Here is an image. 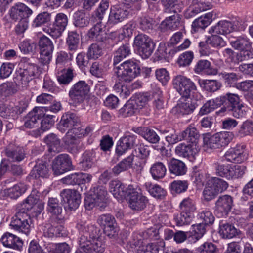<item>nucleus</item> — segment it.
Instances as JSON below:
<instances>
[{
    "mask_svg": "<svg viewBox=\"0 0 253 253\" xmlns=\"http://www.w3.org/2000/svg\"><path fill=\"white\" fill-rule=\"evenodd\" d=\"M131 53L130 46L128 44L121 45L115 52L113 64L116 66L124 58L129 55Z\"/></svg>",
    "mask_w": 253,
    "mask_h": 253,
    "instance_id": "nucleus-41",
    "label": "nucleus"
},
{
    "mask_svg": "<svg viewBox=\"0 0 253 253\" xmlns=\"http://www.w3.org/2000/svg\"><path fill=\"white\" fill-rule=\"evenodd\" d=\"M30 216L25 211H20L12 217L10 226L11 229L27 235L30 232Z\"/></svg>",
    "mask_w": 253,
    "mask_h": 253,
    "instance_id": "nucleus-7",
    "label": "nucleus"
},
{
    "mask_svg": "<svg viewBox=\"0 0 253 253\" xmlns=\"http://www.w3.org/2000/svg\"><path fill=\"white\" fill-rule=\"evenodd\" d=\"M133 159V155H130L124 159L112 168V173L116 176L122 172L127 170L132 166Z\"/></svg>",
    "mask_w": 253,
    "mask_h": 253,
    "instance_id": "nucleus-35",
    "label": "nucleus"
},
{
    "mask_svg": "<svg viewBox=\"0 0 253 253\" xmlns=\"http://www.w3.org/2000/svg\"><path fill=\"white\" fill-rule=\"evenodd\" d=\"M196 73H200L202 72H206L208 75H216L217 73V70L211 67V63L207 60H199L194 69Z\"/></svg>",
    "mask_w": 253,
    "mask_h": 253,
    "instance_id": "nucleus-38",
    "label": "nucleus"
},
{
    "mask_svg": "<svg viewBox=\"0 0 253 253\" xmlns=\"http://www.w3.org/2000/svg\"><path fill=\"white\" fill-rule=\"evenodd\" d=\"M27 190V186L23 183H19L12 187L5 190V193L12 199H16Z\"/></svg>",
    "mask_w": 253,
    "mask_h": 253,
    "instance_id": "nucleus-45",
    "label": "nucleus"
},
{
    "mask_svg": "<svg viewBox=\"0 0 253 253\" xmlns=\"http://www.w3.org/2000/svg\"><path fill=\"white\" fill-rule=\"evenodd\" d=\"M32 10L22 3H19L13 6L10 10V17L15 20L27 19L32 13Z\"/></svg>",
    "mask_w": 253,
    "mask_h": 253,
    "instance_id": "nucleus-21",
    "label": "nucleus"
},
{
    "mask_svg": "<svg viewBox=\"0 0 253 253\" xmlns=\"http://www.w3.org/2000/svg\"><path fill=\"white\" fill-rule=\"evenodd\" d=\"M51 20V14L44 12L39 14L33 21V26L35 27L41 26L48 23Z\"/></svg>",
    "mask_w": 253,
    "mask_h": 253,
    "instance_id": "nucleus-61",
    "label": "nucleus"
},
{
    "mask_svg": "<svg viewBox=\"0 0 253 253\" xmlns=\"http://www.w3.org/2000/svg\"><path fill=\"white\" fill-rule=\"evenodd\" d=\"M109 188L110 192L118 199L126 198L128 195L129 185L126 188L119 181H111L109 183Z\"/></svg>",
    "mask_w": 253,
    "mask_h": 253,
    "instance_id": "nucleus-30",
    "label": "nucleus"
},
{
    "mask_svg": "<svg viewBox=\"0 0 253 253\" xmlns=\"http://www.w3.org/2000/svg\"><path fill=\"white\" fill-rule=\"evenodd\" d=\"M169 15L159 26V28L162 32H165L168 30H175L180 25L181 18L178 13H172Z\"/></svg>",
    "mask_w": 253,
    "mask_h": 253,
    "instance_id": "nucleus-20",
    "label": "nucleus"
},
{
    "mask_svg": "<svg viewBox=\"0 0 253 253\" xmlns=\"http://www.w3.org/2000/svg\"><path fill=\"white\" fill-rule=\"evenodd\" d=\"M24 107L19 106L0 105V116L3 118L15 120L24 110Z\"/></svg>",
    "mask_w": 253,
    "mask_h": 253,
    "instance_id": "nucleus-26",
    "label": "nucleus"
},
{
    "mask_svg": "<svg viewBox=\"0 0 253 253\" xmlns=\"http://www.w3.org/2000/svg\"><path fill=\"white\" fill-rule=\"evenodd\" d=\"M19 66L14 82L16 84L27 85L38 73V67L34 64L22 62L19 63Z\"/></svg>",
    "mask_w": 253,
    "mask_h": 253,
    "instance_id": "nucleus-3",
    "label": "nucleus"
},
{
    "mask_svg": "<svg viewBox=\"0 0 253 253\" xmlns=\"http://www.w3.org/2000/svg\"><path fill=\"white\" fill-rule=\"evenodd\" d=\"M159 250L157 243H151L146 245L139 246L137 250V253H158Z\"/></svg>",
    "mask_w": 253,
    "mask_h": 253,
    "instance_id": "nucleus-64",
    "label": "nucleus"
},
{
    "mask_svg": "<svg viewBox=\"0 0 253 253\" xmlns=\"http://www.w3.org/2000/svg\"><path fill=\"white\" fill-rule=\"evenodd\" d=\"M146 186L150 194L155 198L162 199L166 194V190L158 185H152L147 183H146Z\"/></svg>",
    "mask_w": 253,
    "mask_h": 253,
    "instance_id": "nucleus-55",
    "label": "nucleus"
},
{
    "mask_svg": "<svg viewBox=\"0 0 253 253\" xmlns=\"http://www.w3.org/2000/svg\"><path fill=\"white\" fill-rule=\"evenodd\" d=\"M84 9L78 10L73 16L74 25L77 28H83L87 27L90 22L89 17L86 16Z\"/></svg>",
    "mask_w": 253,
    "mask_h": 253,
    "instance_id": "nucleus-32",
    "label": "nucleus"
},
{
    "mask_svg": "<svg viewBox=\"0 0 253 253\" xmlns=\"http://www.w3.org/2000/svg\"><path fill=\"white\" fill-rule=\"evenodd\" d=\"M17 90L12 82L4 83L0 85V96L7 97L15 93Z\"/></svg>",
    "mask_w": 253,
    "mask_h": 253,
    "instance_id": "nucleus-58",
    "label": "nucleus"
},
{
    "mask_svg": "<svg viewBox=\"0 0 253 253\" xmlns=\"http://www.w3.org/2000/svg\"><path fill=\"white\" fill-rule=\"evenodd\" d=\"M98 223L103 227L104 233L110 238H115L118 235L115 218L109 214H102L98 219Z\"/></svg>",
    "mask_w": 253,
    "mask_h": 253,
    "instance_id": "nucleus-13",
    "label": "nucleus"
},
{
    "mask_svg": "<svg viewBox=\"0 0 253 253\" xmlns=\"http://www.w3.org/2000/svg\"><path fill=\"white\" fill-rule=\"evenodd\" d=\"M194 217V214L181 211L174 217V220L177 226H182L190 224Z\"/></svg>",
    "mask_w": 253,
    "mask_h": 253,
    "instance_id": "nucleus-56",
    "label": "nucleus"
},
{
    "mask_svg": "<svg viewBox=\"0 0 253 253\" xmlns=\"http://www.w3.org/2000/svg\"><path fill=\"white\" fill-rule=\"evenodd\" d=\"M31 176L37 179L47 178L49 176V168L46 162L38 161L31 172Z\"/></svg>",
    "mask_w": 253,
    "mask_h": 253,
    "instance_id": "nucleus-34",
    "label": "nucleus"
},
{
    "mask_svg": "<svg viewBox=\"0 0 253 253\" xmlns=\"http://www.w3.org/2000/svg\"><path fill=\"white\" fill-rule=\"evenodd\" d=\"M47 210L51 214L50 218L63 220V209L61 203L56 198H49L47 202Z\"/></svg>",
    "mask_w": 253,
    "mask_h": 253,
    "instance_id": "nucleus-22",
    "label": "nucleus"
},
{
    "mask_svg": "<svg viewBox=\"0 0 253 253\" xmlns=\"http://www.w3.org/2000/svg\"><path fill=\"white\" fill-rule=\"evenodd\" d=\"M253 133V123L246 121L243 123L237 132V135L240 137L250 135Z\"/></svg>",
    "mask_w": 253,
    "mask_h": 253,
    "instance_id": "nucleus-63",
    "label": "nucleus"
},
{
    "mask_svg": "<svg viewBox=\"0 0 253 253\" xmlns=\"http://www.w3.org/2000/svg\"><path fill=\"white\" fill-rule=\"evenodd\" d=\"M215 18V15L212 12H209L204 16H202L195 20L192 25V29L198 31L200 29H204L207 27Z\"/></svg>",
    "mask_w": 253,
    "mask_h": 253,
    "instance_id": "nucleus-33",
    "label": "nucleus"
},
{
    "mask_svg": "<svg viewBox=\"0 0 253 253\" xmlns=\"http://www.w3.org/2000/svg\"><path fill=\"white\" fill-rule=\"evenodd\" d=\"M216 174L217 175L231 179V166L225 165L219 163L214 164Z\"/></svg>",
    "mask_w": 253,
    "mask_h": 253,
    "instance_id": "nucleus-52",
    "label": "nucleus"
},
{
    "mask_svg": "<svg viewBox=\"0 0 253 253\" xmlns=\"http://www.w3.org/2000/svg\"><path fill=\"white\" fill-rule=\"evenodd\" d=\"M150 171L153 178L158 180L165 176L167 169L162 162H158L152 165Z\"/></svg>",
    "mask_w": 253,
    "mask_h": 253,
    "instance_id": "nucleus-43",
    "label": "nucleus"
},
{
    "mask_svg": "<svg viewBox=\"0 0 253 253\" xmlns=\"http://www.w3.org/2000/svg\"><path fill=\"white\" fill-rule=\"evenodd\" d=\"M60 196L64 203H67L71 210L77 209L81 202L79 193L75 190L64 189L60 192Z\"/></svg>",
    "mask_w": 253,
    "mask_h": 253,
    "instance_id": "nucleus-15",
    "label": "nucleus"
},
{
    "mask_svg": "<svg viewBox=\"0 0 253 253\" xmlns=\"http://www.w3.org/2000/svg\"><path fill=\"white\" fill-rule=\"evenodd\" d=\"M63 220H58L54 218H49L48 224H47V235L48 236L60 237L64 236L66 235V231L60 223Z\"/></svg>",
    "mask_w": 253,
    "mask_h": 253,
    "instance_id": "nucleus-27",
    "label": "nucleus"
},
{
    "mask_svg": "<svg viewBox=\"0 0 253 253\" xmlns=\"http://www.w3.org/2000/svg\"><path fill=\"white\" fill-rule=\"evenodd\" d=\"M38 44L40 50L41 62L43 64H48L51 61L54 49L52 41L46 36H42L39 39Z\"/></svg>",
    "mask_w": 253,
    "mask_h": 253,
    "instance_id": "nucleus-12",
    "label": "nucleus"
},
{
    "mask_svg": "<svg viewBox=\"0 0 253 253\" xmlns=\"http://www.w3.org/2000/svg\"><path fill=\"white\" fill-rule=\"evenodd\" d=\"M129 207L133 210L141 211L146 206L148 200L146 197L139 193L132 185H129L128 188Z\"/></svg>",
    "mask_w": 253,
    "mask_h": 253,
    "instance_id": "nucleus-11",
    "label": "nucleus"
},
{
    "mask_svg": "<svg viewBox=\"0 0 253 253\" xmlns=\"http://www.w3.org/2000/svg\"><path fill=\"white\" fill-rule=\"evenodd\" d=\"M44 141L48 146V151L50 152L58 153L62 149L60 139L54 133L47 135Z\"/></svg>",
    "mask_w": 253,
    "mask_h": 253,
    "instance_id": "nucleus-36",
    "label": "nucleus"
},
{
    "mask_svg": "<svg viewBox=\"0 0 253 253\" xmlns=\"http://www.w3.org/2000/svg\"><path fill=\"white\" fill-rule=\"evenodd\" d=\"M228 186V183L217 177L210 178L206 181L205 187L203 191L204 199L209 201L214 199L219 192L225 190Z\"/></svg>",
    "mask_w": 253,
    "mask_h": 253,
    "instance_id": "nucleus-4",
    "label": "nucleus"
},
{
    "mask_svg": "<svg viewBox=\"0 0 253 253\" xmlns=\"http://www.w3.org/2000/svg\"><path fill=\"white\" fill-rule=\"evenodd\" d=\"M89 86L85 81H80L70 89L69 97L75 104L81 103L89 91Z\"/></svg>",
    "mask_w": 253,
    "mask_h": 253,
    "instance_id": "nucleus-9",
    "label": "nucleus"
},
{
    "mask_svg": "<svg viewBox=\"0 0 253 253\" xmlns=\"http://www.w3.org/2000/svg\"><path fill=\"white\" fill-rule=\"evenodd\" d=\"M231 46L236 49L240 51L243 49L251 48V43L249 40L245 37L240 36L235 40L230 42Z\"/></svg>",
    "mask_w": 253,
    "mask_h": 253,
    "instance_id": "nucleus-50",
    "label": "nucleus"
},
{
    "mask_svg": "<svg viewBox=\"0 0 253 253\" xmlns=\"http://www.w3.org/2000/svg\"><path fill=\"white\" fill-rule=\"evenodd\" d=\"M242 28L241 22L238 20L233 21L222 20L212 27L209 30V32L211 34L226 35L234 30H240Z\"/></svg>",
    "mask_w": 253,
    "mask_h": 253,
    "instance_id": "nucleus-10",
    "label": "nucleus"
},
{
    "mask_svg": "<svg viewBox=\"0 0 253 253\" xmlns=\"http://www.w3.org/2000/svg\"><path fill=\"white\" fill-rule=\"evenodd\" d=\"M169 167L170 173L176 176L183 175L186 172L185 164L179 160L172 159Z\"/></svg>",
    "mask_w": 253,
    "mask_h": 253,
    "instance_id": "nucleus-40",
    "label": "nucleus"
},
{
    "mask_svg": "<svg viewBox=\"0 0 253 253\" xmlns=\"http://www.w3.org/2000/svg\"><path fill=\"white\" fill-rule=\"evenodd\" d=\"M77 228L82 234L79 240V249L75 253H102L105 244L99 235V230L94 225L81 220Z\"/></svg>",
    "mask_w": 253,
    "mask_h": 253,
    "instance_id": "nucleus-1",
    "label": "nucleus"
},
{
    "mask_svg": "<svg viewBox=\"0 0 253 253\" xmlns=\"http://www.w3.org/2000/svg\"><path fill=\"white\" fill-rule=\"evenodd\" d=\"M201 87L207 91L214 92L216 91L221 86V83L215 80H203L200 83Z\"/></svg>",
    "mask_w": 253,
    "mask_h": 253,
    "instance_id": "nucleus-49",
    "label": "nucleus"
},
{
    "mask_svg": "<svg viewBox=\"0 0 253 253\" xmlns=\"http://www.w3.org/2000/svg\"><path fill=\"white\" fill-rule=\"evenodd\" d=\"M226 160L232 163H242L247 159V155L244 145H237L230 149L224 155Z\"/></svg>",
    "mask_w": 253,
    "mask_h": 253,
    "instance_id": "nucleus-16",
    "label": "nucleus"
},
{
    "mask_svg": "<svg viewBox=\"0 0 253 253\" xmlns=\"http://www.w3.org/2000/svg\"><path fill=\"white\" fill-rule=\"evenodd\" d=\"M1 241L5 247L14 249H20L23 244L22 240L19 237L9 232L4 234Z\"/></svg>",
    "mask_w": 253,
    "mask_h": 253,
    "instance_id": "nucleus-31",
    "label": "nucleus"
},
{
    "mask_svg": "<svg viewBox=\"0 0 253 253\" xmlns=\"http://www.w3.org/2000/svg\"><path fill=\"white\" fill-rule=\"evenodd\" d=\"M128 14V12L118 5L111 7L108 23L115 25L122 22Z\"/></svg>",
    "mask_w": 253,
    "mask_h": 253,
    "instance_id": "nucleus-18",
    "label": "nucleus"
},
{
    "mask_svg": "<svg viewBox=\"0 0 253 253\" xmlns=\"http://www.w3.org/2000/svg\"><path fill=\"white\" fill-rule=\"evenodd\" d=\"M233 138L230 132H221L210 136L207 134L203 138L204 146L210 149H219L226 146Z\"/></svg>",
    "mask_w": 253,
    "mask_h": 253,
    "instance_id": "nucleus-5",
    "label": "nucleus"
},
{
    "mask_svg": "<svg viewBox=\"0 0 253 253\" xmlns=\"http://www.w3.org/2000/svg\"><path fill=\"white\" fill-rule=\"evenodd\" d=\"M173 84L174 88L183 97L188 98L197 90L194 82L184 76H176L173 80Z\"/></svg>",
    "mask_w": 253,
    "mask_h": 253,
    "instance_id": "nucleus-6",
    "label": "nucleus"
},
{
    "mask_svg": "<svg viewBox=\"0 0 253 253\" xmlns=\"http://www.w3.org/2000/svg\"><path fill=\"white\" fill-rule=\"evenodd\" d=\"M155 21L149 16H142L139 18V28L142 31H146L153 28Z\"/></svg>",
    "mask_w": 253,
    "mask_h": 253,
    "instance_id": "nucleus-62",
    "label": "nucleus"
},
{
    "mask_svg": "<svg viewBox=\"0 0 253 253\" xmlns=\"http://www.w3.org/2000/svg\"><path fill=\"white\" fill-rule=\"evenodd\" d=\"M92 129H93L91 126H87L84 130L81 129V130L82 131V132L80 134H78L77 132L78 129H77L75 128H72L67 133L66 138H71L73 140H75L77 137L79 138L89 134L92 131Z\"/></svg>",
    "mask_w": 253,
    "mask_h": 253,
    "instance_id": "nucleus-59",
    "label": "nucleus"
},
{
    "mask_svg": "<svg viewBox=\"0 0 253 253\" xmlns=\"http://www.w3.org/2000/svg\"><path fill=\"white\" fill-rule=\"evenodd\" d=\"M181 211L194 214L196 210L195 202L190 197L185 198L181 202L179 205Z\"/></svg>",
    "mask_w": 253,
    "mask_h": 253,
    "instance_id": "nucleus-48",
    "label": "nucleus"
},
{
    "mask_svg": "<svg viewBox=\"0 0 253 253\" xmlns=\"http://www.w3.org/2000/svg\"><path fill=\"white\" fill-rule=\"evenodd\" d=\"M104 27L101 22L96 23L88 32L87 36L89 39L98 42H109L110 39H107Z\"/></svg>",
    "mask_w": 253,
    "mask_h": 253,
    "instance_id": "nucleus-24",
    "label": "nucleus"
},
{
    "mask_svg": "<svg viewBox=\"0 0 253 253\" xmlns=\"http://www.w3.org/2000/svg\"><path fill=\"white\" fill-rule=\"evenodd\" d=\"M91 195L97 200V202H100V210L104 209L106 206L107 191L105 188L102 186L94 187Z\"/></svg>",
    "mask_w": 253,
    "mask_h": 253,
    "instance_id": "nucleus-39",
    "label": "nucleus"
},
{
    "mask_svg": "<svg viewBox=\"0 0 253 253\" xmlns=\"http://www.w3.org/2000/svg\"><path fill=\"white\" fill-rule=\"evenodd\" d=\"M165 8L164 12L169 15L172 13H178L181 12V8L175 4L176 0H161Z\"/></svg>",
    "mask_w": 253,
    "mask_h": 253,
    "instance_id": "nucleus-51",
    "label": "nucleus"
},
{
    "mask_svg": "<svg viewBox=\"0 0 253 253\" xmlns=\"http://www.w3.org/2000/svg\"><path fill=\"white\" fill-rule=\"evenodd\" d=\"M219 233L223 238L230 239L236 236L239 231L233 225L225 223L220 225Z\"/></svg>",
    "mask_w": 253,
    "mask_h": 253,
    "instance_id": "nucleus-44",
    "label": "nucleus"
},
{
    "mask_svg": "<svg viewBox=\"0 0 253 253\" xmlns=\"http://www.w3.org/2000/svg\"><path fill=\"white\" fill-rule=\"evenodd\" d=\"M196 107L195 103L192 102L191 101H188L179 103L175 107V110L179 114H189L193 112Z\"/></svg>",
    "mask_w": 253,
    "mask_h": 253,
    "instance_id": "nucleus-47",
    "label": "nucleus"
},
{
    "mask_svg": "<svg viewBox=\"0 0 253 253\" xmlns=\"http://www.w3.org/2000/svg\"><path fill=\"white\" fill-rule=\"evenodd\" d=\"M233 205L232 198L228 195L220 196L215 203V211L221 215H227Z\"/></svg>",
    "mask_w": 253,
    "mask_h": 253,
    "instance_id": "nucleus-23",
    "label": "nucleus"
},
{
    "mask_svg": "<svg viewBox=\"0 0 253 253\" xmlns=\"http://www.w3.org/2000/svg\"><path fill=\"white\" fill-rule=\"evenodd\" d=\"M41 121L40 128L33 131V135L35 137L39 136L43 132L49 129L54 125V121L53 119V115H45Z\"/></svg>",
    "mask_w": 253,
    "mask_h": 253,
    "instance_id": "nucleus-37",
    "label": "nucleus"
},
{
    "mask_svg": "<svg viewBox=\"0 0 253 253\" xmlns=\"http://www.w3.org/2000/svg\"><path fill=\"white\" fill-rule=\"evenodd\" d=\"M183 139L190 141L192 144H195L199 139L200 135L197 129L192 126H189L184 131L182 132Z\"/></svg>",
    "mask_w": 253,
    "mask_h": 253,
    "instance_id": "nucleus-46",
    "label": "nucleus"
},
{
    "mask_svg": "<svg viewBox=\"0 0 253 253\" xmlns=\"http://www.w3.org/2000/svg\"><path fill=\"white\" fill-rule=\"evenodd\" d=\"M49 253H69L70 248L66 243L51 244L47 247Z\"/></svg>",
    "mask_w": 253,
    "mask_h": 253,
    "instance_id": "nucleus-60",
    "label": "nucleus"
},
{
    "mask_svg": "<svg viewBox=\"0 0 253 253\" xmlns=\"http://www.w3.org/2000/svg\"><path fill=\"white\" fill-rule=\"evenodd\" d=\"M44 115L43 107H35L25 117V126L29 128L37 126L38 124V120H40Z\"/></svg>",
    "mask_w": 253,
    "mask_h": 253,
    "instance_id": "nucleus-19",
    "label": "nucleus"
},
{
    "mask_svg": "<svg viewBox=\"0 0 253 253\" xmlns=\"http://www.w3.org/2000/svg\"><path fill=\"white\" fill-rule=\"evenodd\" d=\"M226 98L227 101V106L223 107L220 110V112H225L232 109L234 107L241 104L239 97L237 94L227 93H226Z\"/></svg>",
    "mask_w": 253,
    "mask_h": 253,
    "instance_id": "nucleus-54",
    "label": "nucleus"
},
{
    "mask_svg": "<svg viewBox=\"0 0 253 253\" xmlns=\"http://www.w3.org/2000/svg\"><path fill=\"white\" fill-rule=\"evenodd\" d=\"M175 152L179 157L193 159L198 153V149L196 144L182 143L176 147Z\"/></svg>",
    "mask_w": 253,
    "mask_h": 253,
    "instance_id": "nucleus-25",
    "label": "nucleus"
},
{
    "mask_svg": "<svg viewBox=\"0 0 253 253\" xmlns=\"http://www.w3.org/2000/svg\"><path fill=\"white\" fill-rule=\"evenodd\" d=\"M5 155L11 162H20L25 157L23 148L12 144L9 145L5 149Z\"/></svg>",
    "mask_w": 253,
    "mask_h": 253,
    "instance_id": "nucleus-29",
    "label": "nucleus"
},
{
    "mask_svg": "<svg viewBox=\"0 0 253 253\" xmlns=\"http://www.w3.org/2000/svg\"><path fill=\"white\" fill-rule=\"evenodd\" d=\"M138 140L135 135H126L122 137L118 142L116 152L118 155H122L127 150L132 148Z\"/></svg>",
    "mask_w": 253,
    "mask_h": 253,
    "instance_id": "nucleus-17",
    "label": "nucleus"
},
{
    "mask_svg": "<svg viewBox=\"0 0 253 253\" xmlns=\"http://www.w3.org/2000/svg\"><path fill=\"white\" fill-rule=\"evenodd\" d=\"M116 66L115 71L120 80L130 82L140 74V67L135 61L128 60Z\"/></svg>",
    "mask_w": 253,
    "mask_h": 253,
    "instance_id": "nucleus-2",
    "label": "nucleus"
},
{
    "mask_svg": "<svg viewBox=\"0 0 253 253\" xmlns=\"http://www.w3.org/2000/svg\"><path fill=\"white\" fill-rule=\"evenodd\" d=\"M80 122L79 118L73 113L64 114L59 123L58 129L62 132H65L68 128H71Z\"/></svg>",
    "mask_w": 253,
    "mask_h": 253,
    "instance_id": "nucleus-28",
    "label": "nucleus"
},
{
    "mask_svg": "<svg viewBox=\"0 0 253 253\" xmlns=\"http://www.w3.org/2000/svg\"><path fill=\"white\" fill-rule=\"evenodd\" d=\"M95 158V154L93 151H86L83 155L82 161L81 162L82 169L87 170L93 165Z\"/></svg>",
    "mask_w": 253,
    "mask_h": 253,
    "instance_id": "nucleus-57",
    "label": "nucleus"
},
{
    "mask_svg": "<svg viewBox=\"0 0 253 253\" xmlns=\"http://www.w3.org/2000/svg\"><path fill=\"white\" fill-rule=\"evenodd\" d=\"M80 42V36L76 31H70L68 32L66 43L68 49L73 53L78 48Z\"/></svg>",
    "mask_w": 253,
    "mask_h": 253,
    "instance_id": "nucleus-42",
    "label": "nucleus"
},
{
    "mask_svg": "<svg viewBox=\"0 0 253 253\" xmlns=\"http://www.w3.org/2000/svg\"><path fill=\"white\" fill-rule=\"evenodd\" d=\"M73 77V70L68 68L63 70L61 73L58 74L57 78L60 84L67 85L72 81Z\"/></svg>",
    "mask_w": 253,
    "mask_h": 253,
    "instance_id": "nucleus-53",
    "label": "nucleus"
},
{
    "mask_svg": "<svg viewBox=\"0 0 253 253\" xmlns=\"http://www.w3.org/2000/svg\"><path fill=\"white\" fill-rule=\"evenodd\" d=\"M134 45L139 55L144 59L151 56L155 47L152 40L144 34H138L135 37Z\"/></svg>",
    "mask_w": 253,
    "mask_h": 253,
    "instance_id": "nucleus-8",
    "label": "nucleus"
},
{
    "mask_svg": "<svg viewBox=\"0 0 253 253\" xmlns=\"http://www.w3.org/2000/svg\"><path fill=\"white\" fill-rule=\"evenodd\" d=\"M71 168V160L67 154H60L52 162V169L56 175H61L70 170Z\"/></svg>",
    "mask_w": 253,
    "mask_h": 253,
    "instance_id": "nucleus-14",
    "label": "nucleus"
}]
</instances>
